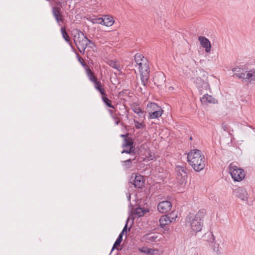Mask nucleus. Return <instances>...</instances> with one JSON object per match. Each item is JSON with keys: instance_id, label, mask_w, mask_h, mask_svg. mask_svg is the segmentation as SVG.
I'll list each match as a JSON object with an SVG mask.
<instances>
[{"instance_id": "obj_35", "label": "nucleus", "mask_w": 255, "mask_h": 255, "mask_svg": "<svg viewBox=\"0 0 255 255\" xmlns=\"http://www.w3.org/2000/svg\"><path fill=\"white\" fill-rule=\"evenodd\" d=\"M77 57H78L79 62L85 68V69H86V67H88L86 65V64L84 62L83 59L79 55H77Z\"/></svg>"}, {"instance_id": "obj_34", "label": "nucleus", "mask_w": 255, "mask_h": 255, "mask_svg": "<svg viewBox=\"0 0 255 255\" xmlns=\"http://www.w3.org/2000/svg\"><path fill=\"white\" fill-rule=\"evenodd\" d=\"M92 22L94 24L98 23L103 25V19L102 18H93L91 20Z\"/></svg>"}, {"instance_id": "obj_36", "label": "nucleus", "mask_w": 255, "mask_h": 255, "mask_svg": "<svg viewBox=\"0 0 255 255\" xmlns=\"http://www.w3.org/2000/svg\"><path fill=\"white\" fill-rule=\"evenodd\" d=\"M133 150H134L133 146H130V147H129L128 149H127V150L125 149V150H123V151L122 152V153H130L132 151H133Z\"/></svg>"}, {"instance_id": "obj_16", "label": "nucleus", "mask_w": 255, "mask_h": 255, "mask_svg": "<svg viewBox=\"0 0 255 255\" xmlns=\"http://www.w3.org/2000/svg\"><path fill=\"white\" fill-rule=\"evenodd\" d=\"M201 102L203 104L208 105L209 104L216 103V100L212 96L208 94H205L201 99Z\"/></svg>"}, {"instance_id": "obj_6", "label": "nucleus", "mask_w": 255, "mask_h": 255, "mask_svg": "<svg viewBox=\"0 0 255 255\" xmlns=\"http://www.w3.org/2000/svg\"><path fill=\"white\" fill-rule=\"evenodd\" d=\"M175 171L176 172V179L178 182L182 184L185 183L187 177V169L185 165H177Z\"/></svg>"}, {"instance_id": "obj_14", "label": "nucleus", "mask_w": 255, "mask_h": 255, "mask_svg": "<svg viewBox=\"0 0 255 255\" xmlns=\"http://www.w3.org/2000/svg\"><path fill=\"white\" fill-rule=\"evenodd\" d=\"M144 182V180L143 176L136 174L134 176L132 184L135 188H141L143 186Z\"/></svg>"}, {"instance_id": "obj_23", "label": "nucleus", "mask_w": 255, "mask_h": 255, "mask_svg": "<svg viewBox=\"0 0 255 255\" xmlns=\"http://www.w3.org/2000/svg\"><path fill=\"white\" fill-rule=\"evenodd\" d=\"M133 141L130 137H126L124 139V141L123 144V146L124 147L133 146Z\"/></svg>"}, {"instance_id": "obj_1", "label": "nucleus", "mask_w": 255, "mask_h": 255, "mask_svg": "<svg viewBox=\"0 0 255 255\" xmlns=\"http://www.w3.org/2000/svg\"><path fill=\"white\" fill-rule=\"evenodd\" d=\"M187 160L190 166L197 172L205 168V158L202 152L199 149L191 150L187 154Z\"/></svg>"}, {"instance_id": "obj_20", "label": "nucleus", "mask_w": 255, "mask_h": 255, "mask_svg": "<svg viewBox=\"0 0 255 255\" xmlns=\"http://www.w3.org/2000/svg\"><path fill=\"white\" fill-rule=\"evenodd\" d=\"M86 73L87 76L88 77L91 82L94 83L98 81L97 77L95 76L94 73L91 71L89 67H86Z\"/></svg>"}, {"instance_id": "obj_27", "label": "nucleus", "mask_w": 255, "mask_h": 255, "mask_svg": "<svg viewBox=\"0 0 255 255\" xmlns=\"http://www.w3.org/2000/svg\"><path fill=\"white\" fill-rule=\"evenodd\" d=\"M107 64L113 68H115L118 71L120 70V66L116 61L113 60H109L107 62Z\"/></svg>"}, {"instance_id": "obj_3", "label": "nucleus", "mask_w": 255, "mask_h": 255, "mask_svg": "<svg viewBox=\"0 0 255 255\" xmlns=\"http://www.w3.org/2000/svg\"><path fill=\"white\" fill-rule=\"evenodd\" d=\"M74 43L80 52L84 54L87 47L92 43L91 40H89L81 31H77V33L74 35Z\"/></svg>"}, {"instance_id": "obj_41", "label": "nucleus", "mask_w": 255, "mask_h": 255, "mask_svg": "<svg viewBox=\"0 0 255 255\" xmlns=\"http://www.w3.org/2000/svg\"><path fill=\"white\" fill-rule=\"evenodd\" d=\"M127 135H128V133H127V134H121V135H120V136H121V137H124V139H125L126 137H127Z\"/></svg>"}, {"instance_id": "obj_17", "label": "nucleus", "mask_w": 255, "mask_h": 255, "mask_svg": "<svg viewBox=\"0 0 255 255\" xmlns=\"http://www.w3.org/2000/svg\"><path fill=\"white\" fill-rule=\"evenodd\" d=\"M103 19V25L106 26H111L113 25L114 20L113 17L110 15H105Z\"/></svg>"}, {"instance_id": "obj_12", "label": "nucleus", "mask_w": 255, "mask_h": 255, "mask_svg": "<svg viewBox=\"0 0 255 255\" xmlns=\"http://www.w3.org/2000/svg\"><path fill=\"white\" fill-rule=\"evenodd\" d=\"M198 40L201 45L205 48V52L209 53L211 49V44L209 40L204 36H200Z\"/></svg>"}, {"instance_id": "obj_31", "label": "nucleus", "mask_w": 255, "mask_h": 255, "mask_svg": "<svg viewBox=\"0 0 255 255\" xmlns=\"http://www.w3.org/2000/svg\"><path fill=\"white\" fill-rule=\"evenodd\" d=\"M134 123V126L136 129H141L145 128V125L143 123H140L135 120H133Z\"/></svg>"}, {"instance_id": "obj_11", "label": "nucleus", "mask_w": 255, "mask_h": 255, "mask_svg": "<svg viewBox=\"0 0 255 255\" xmlns=\"http://www.w3.org/2000/svg\"><path fill=\"white\" fill-rule=\"evenodd\" d=\"M52 12L58 25H61L60 23L63 21L64 18L60 8L58 7H53Z\"/></svg>"}, {"instance_id": "obj_21", "label": "nucleus", "mask_w": 255, "mask_h": 255, "mask_svg": "<svg viewBox=\"0 0 255 255\" xmlns=\"http://www.w3.org/2000/svg\"><path fill=\"white\" fill-rule=\"evenodd\" d=\"M163 114V110L161 109L149 113L148 118L150 119H157L160 117Z\"/></svg>"}, {"instance_id": "obj_26", "label": "nucleus", "mask_w": 255, "mask_h": 255, "mask_svg": "<svg viewBox=\"0 0 255 255\" xmlns=\"http://www.w3.org/2000/svg\"><path fill=\"white\" fill-rule=\"evenodd\" d=\"M102 100L104 103L109 107L114 108V107L112 104V101L107 97V95L102 96Z\"/></svg>"}, {"instance_id": "obj_29", "label": "nucleus", "mask_w": 255, "mask_h": 255, "mask_svg": "<svg viewBox=\"0 0 255 255\" xmlns=\"http://www.w3.org/2000/svg\"><path fill=\"white\" fill-rule=\"evenodd\" d=\"M122 165L125 169H128L131 167L132 161L130 159H128L124 161H123Z\"/></svg>"}, {"instance_id": "obj_38", "label": "nucleus", "mask_w": 255, "mask_h": 255, "mask_svg": "<svg viewBox=\"0 0 255 255\" xmlns=\"http://www.w3.org/2000/svg\"><path fill=\"white\" fill-rule=\"evenodd\" d=\"M127 222H128V221L127 220ZM127 224H128V222H127V224H126V225L125 226L122 232L120 234V235H122V236H123V234L126 232L127 233Z\"/></svg>"}, {"instance_id": "obj_39", "label": "nucleus", "mask_w": 255, "mask_h": 255, "mask_svg": "<svg viewBox=\"0 0 255 255\" xmlns=\"http://www.w3.org/2000/svg\"><path fill=\"white\" fill-rule=\"evenodd\" d=\"M148 250V248L142 247L141 248L139 249V251H140L141 253H143L145 254H147V250Z\"/></svg>"}, {"instance_id": "obj_40", "label": "nucleus", "mask_w": 255, "mask_h": 255, "mask_svg": "<svg viewBox=\"0 0 255 255\" xmlns=\"http://www.w3.org/2000/svg\"><path fill=\"white\" fill-rule=\"evenodd\" d=\"M203 87L205 89L207 90L209 88V85L207 83L204 82Z\"/></svg>"}, {"instance_id": "obj_13", "label": "nucleus", "mask_w": 255, "mask_h": 255, "mask_svg": "<svg viewBox=\"0 0 255 255\" xmlns=\"http://www.w3.org/2000/svg\"><path fill=\"white\" fill-rule=\"evenodd\" d=\"M244 82L247 84H255V69L250 70L247 72Z\"/></svg>"}, {"instance_id": "obj_7", "label": "nucleus", "mask_w": 255, "mask_h": 255, "mask_svg": "<svg viewBox=\"0 0 255 255\" xmlns=\"http://www.w3.org/2000/svg\"><path fill=\"white\" fill-rule=\"evenodd\" d=\"M177 218V214L174 212L163 215L159 219L160 225L162 227H163L173 222H175Z\"/></svg>"}, {"instance_id": "obj_4", "label": "nucleus", "mask_w": 255, "mask_h": 255, "mask_svg": "<svg viewBox=\"0 0 255 255\" xmlns=\"http://www.w3.org/2000/svg\"><path fill=\"white\" fill-rule=\"evenodd\" d=\"M230 174L234 181L240 182L245 177V171L238 166L231 163L229 166Z\"/></svg>"}, {"instance_id": "obj_24", "label": "nucleus", "mask_w": 255, "mask_h": 255, "mask_svg": "<svg viewBox=\"0 0 255 255\" xmlns=\"http://www.w3.org/2000/svg\"><path fill=\"white\" fill-rule=\"evenodd\" d=\"M159 235L158 234H149L148 235L147 239L150 242H157L159 240Z\"/></svg>"}, {"instance_id": "obj_42", "label": "nucleus", "mask_w": 255, "mask_h": 255, "mask_svg": "<svg viewBox=\"0 0 255 255\" xmlns=\"http://www.w3.org/2000/svg\"><path fill=\"white\" fill-rule=\"evenodd\" d=\"M109 112L110 113L111 115L112 114H113V111H112V110H109Z\"/></svg>"}, {"instance_id": "obj_2", "label": "nucleus", "mask_w": 255, "mask_h": 255, "mask_svg": "<svg viewBox=\"0 0 255 255\" xmlns=\"http://www.w3.org/2000/svg\"><path fill=\"white\" fill-rule=\"evenodd\" d=\"M134 66L139 69L142 84L145 86L149 79V68L147 59L142 54L136 53L134 55Z\"/></svg>"}, {"instance_id": "obj_28", "label": "nucleus", "mask_w": 255, "mask_h": 255, "mask_svg": "<svg viewBox=\"0 0 255 255\" xmlns=\"http://www.w3.org/2000/svg\"><path fill=\"white\" fill-rule=\"evenodd\" d=\"M210 236L211 237L210 238L209 242L212 243H214V245H213V250L214 251H215L216 249H217V251H218L219 245L218 244H216V243H215V236H214V235L212 233H211L210 234Z\"/></svg>"}, {"instance_id": "obj_32", "label": "nucleus", "mask_w": 255, "mask_h": 255, "mask_svg": "<svg viewBox=\"0 0 255 255\" xmlns=\"http://www.w3.org/2000/svg\"><path fill=\"white\" fill-rule=\"evenodd\" d=\"M133 112L139 116L141 117L143 114V111L138 107L136 106L132 109Z\"/></svg>"}, {"instance_id": "obj_9", "label": "nucleus", "mask_w": 255, "mask_h": 255, "mask_svg": "<svg viewBox=\"0 0 255 255\" xmlns=\"http://www.w3.org/2000/svg\"><path fill=\"white\" fill-rule=\"evenodd\" d=\"M165 76L162 72H157L153 79L154 84L157 87L162 86L165 82Z\"/></svg>"}, {"instance_id": "obj_5", "label": "nucleus", "mask_w": 255, "mask_h": 255, "mask_svg": "<svg viewBox=\"0 0 255 255\" xmlns=\"http://www.w3.org/2000/svg\"><path fill=\"white\" fill-rule=\"evenodd\" d=\"M190 227L195 233L201 231L203 226V215L201 212L197 213L195 216L190 220Z\"/></svg>"}, {"instance_id": "obj_33", "label": "nucleus", "mask_w": 255, "mask_h": 255, "mask_svg": "<svg viewBox=\"0 0 255 255\" xmlns=\"http://www.w3.org/2000/svg\"><path fill=\"white\" fill-rule=\"evenodd\" d=\"M158 253L157 250L148 249L147 250V255H156Z\"/></svg>"}, {"instance_id": "obj_15", "label": "nucleus", "mask_w": 255, "mask_h": 255, "mask_svg": "<svg viewBox=\"0 0 255 255\" xmlns=\"http://www.w3.org/2000/svg\"><path fill=\"white\" fill-rule=\"evenodd\" d=\"M232 71L235 72V75L241 79L242 81L244 82V78H245L246 74L247 72L245 73L244 70L240 67H235L232 69Z\"/></svg>"}, {"instance_id": "obj_30", "label": "nucleus", "mask_w": 255, "mask_h": 255, "mask_svg": "<svg viewBox=\"0 0 255 255\" xmlns=\"http://www.w3.org/2000/svg\"><path fill=\"white\" fill-rule=\"evenodd\" d=\"M122 240H123L122 235H119L118 239H117V240L116 241V242H115V243L113 245L112 250H114L117 246H120V244L121 243V242L122 241Z\"/></svg>"}, {"instance_id": "obj_18", "label": "nucleus", "mask_w": 255, "mask_h": 255, "mask_svg": "<svg viewBox=\"0 0 255 255\" xmlns=\"http://www.w3.org/2000/svg\"><path fill=\"white\" fill-rule=\"evenodd\" d=\"M161 109V107L155 103H150L147 105L146 110L148 113Z\"/></svg>"}, {"instance_id": "obj_10", "label": "nucleus", "mask_w": 255, "mask_h": 255, "mask_svg": "<svg viewBox=\"0 0 255 255\" xmlns=\"http://www.w3.org/2000/svg\"><path fill=\"white\" fill-rule=\"evenodd\" d=\"M172 207V204L169 201L160 202L157 207L158 210L162 213H166L169 211Z\"/></svg>"}, {"instance_id": "obj_22", "label": "nucleus", "mask_w": 255, "mask_h": 255, "mask_svg": "<svg viewBox=\"0 0 255 255\" xmlns=\"http://www.w3.org/2000/svg\"><path fill=\"white\" fill-rule=\"evenodd\" d=\"M147 209H143L140 207H137L135 209L134 213L137 217H140L143 216L145 213L147 212Z\"/></svg>"}, {"instance_id": "obj_25", "label": "nucleus", "mask_w": 255, "mask_h": 255, "mask_svg": "<svg viewBox=\"0 0 255 255\" xmlns=\"http://www.w3.org/2000/svg\"><path fill=\"white\" fill-rule=\"evenodd\" d=\"M61 32L63 38L65 40V41L67 42H69L70 38L67 32H66V28L65 27H62L61 28Z\"/></svg>"}, {"instance_id": "obj_37", "label": "nucleus", "mask_w": 255, "mask_h": 255, "mask_svg": "<svg viewBox=\"0 0 255 255\" xmlns=\"http://www.w3.org/2000/svg\"><path fill=\"white\" fill-rule=\"evenodd\" d=\"M111 117L113 118V119L115 121V124L116 125H118L120 123V122L119 118L117 117L114 116V115L113 114L111 115Z\"/></svg>"}, {"instance_id": "obj_19", "label": "nucleus", "mask_w": 255, "mask_h": 255, "mask_svg": "<svg viewBox=\"0 0 255 255\" xmlns=\"http://www.w3.org/2000/svg\"><path fill=\"white\" fill-rule=\"evenodd\" d=\"M94 87L97 91H98L102 96L106 95L105 90L100 81H97L94 83Z\"/></svg>"}, {"instance_id": "obj_8", "label": "nucleus", "mask_w": 255, "mask_h": 255, "mask_svg": "<svg viewBox=\"0 0 255 255\" xmlns=\"http://www.w3.org/2000/svg\"><path fill=\"white\" fill-rule=\"evenodd\" d=\"M235 195L243 201H247L249 198L248 194L245 188L239 187L234 191Z\"/></svg>"}]
</instances>
